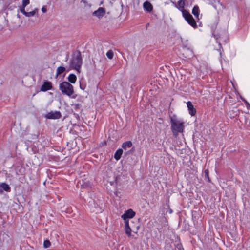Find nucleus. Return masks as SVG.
I'll use <instances>...</instances> for the list:
<instances>
[{"label":"nucleus","mask_w":250,"mask_h":250,"mask_svg":"<svg viewBox=\"0 0 250 250\" xmlns=\"http://www.w3.org/2000/svg\"><path fill=\"white\" fill-rule=\"evenodd\" d=\"M171 129L174 136L176 137L179 133L183 132L184 129V123L181 120L173 116L170 118Z\"/></svg>","instance_id":"1"},{"label":"nucleus","mask_w":250,"mask_h":250,"mask_svg":"<svg viewBox=\"0 0 250 250\" xmlns=\"http://www.w3.org/2000/svg\"><path fill=\"white\" fill-rule=\"evenodd\" d=\"M59 89L62 94L66 95L72 98L75 99L77 95H73L74 93V87L69 82H63L60 83Z\"/></svg>","instance_id":"2"},{"label":"nucleus","mask_w":250,"mask_h":250,"mask_svg":"<svg viewBox=\"0 0 250 250\" xmlns=\"http://www.w3.org/2000/svg\"><path fill=\"white\" fill-rule=\"evenodd\" d=\"M82 64V59L80 53L74 55L71 61L70 66L71 68L75 69L78 72H80V68Z\"/></svg>","instance_id":"3"},{"label":"nucleus","mask_w":250,"mask_h":250,"mask_svg":"<svg viewBox=\"0 0 250 250\" xmlns=\"http://www.w3.org/2000/svg\"><path fill=\"white\" fill-rule=\"evenodd\" d=\"M182 15L189 24L194 28L197 27V24L195 20L188 11H183Z\"/></svg>","instance_id":"4"},{"label":"nucleus","mask_w":250,"mask_h":250,"mask_svg":"<svg viewBox=\"0 0 250 250\" xmlns=\"http://www.w3.org/2000/svg\"><path fill=\"white\" fill-rule=\"evenodd\" d=\"M135 215V212L132 209H129L125 212L121 216V218L125 221V222H126V221H129L128 219L132 218Z\"/></svg>","instance_id":"5"},{"label":"nucleus","mask_w":250,"mask_h":250,"mask_svg":"<svg viewBox=\"0 0 250 250\" xmlns=\"http://www.w3.org/2000/svg\"><path fill=\"white\" fill-rule=\"evenodd\" d=\"M61 116V113L59 111H51L46 115L47 119H58Z\"/></svg>","instance_id":"6"},{"label":"nucleus","mask_w":250,"mask_h":250,"mask_svg":"<svg viewBox=\"0 0 250 250\" xmlns=\"http://www.w3.org/2000/svg\"><path fill=\"white\" fill-rule=\"evenodd\" d=\"M173 4L174 6L176 8L178 9L180 11H181L182 13H183V11H186V10L184 9V7H185V5L184 0H179L178 1L177 4H176L175 2H173Z\"/></svg>","instance_id":"7"},{"label":"nucleus","mask_w":250,"mask_h":250,"mask_svg":"<svg viewBox=\"0 0 250 250\" xmlns=\"http://www.w3.org/2000/svg\"><path fill=\"white\" fill-rule=\"evenodd\" d=\"M52 84L51 83L48 81L44 82L43 84L41 87V91H46L48 90H50L52 88Z\"/></svg>","instance_id":"8"},{"label":"nucleus","mask_w":250,"mask_h":250,"mask_svg":"<svg viewBox=\"0 0 250 250\" xmlns=\"http://www.w3.org/2000/svg\"><path fill=\"white\" fill-rule=\"evenodd\" d=\"M187 105L188 107V109L189 111V113L191 116H194L195 115L196 113V109L194 108L193 105L192 103L190 101H188L187 103Z\"/></svg>","instance_id":"9"},{"label":"nucleus","mask_w":250,"mask_h":250,"mask_svg":"<svg viewBox=\"0 0 250 250\" xmlns=\"http://www.w3.org/2000/svg\"><path fill=\"white\" fill-rule=\"evenodd\" d=\"M125 234L130 237H133L134 236L131 234V229L129 225V221L125 222Z\"/></svg>","instance_id":"10"},{"label":"nucleus","mask_w":250,"mask_h":250,"mask_svg":"<svg viewBox=\"0 0 250 250\" xmlns=\"http://www.w3.org/2000/svg\"><path fill=\"white\" fill-rule=\"evenodd\" d=\"M144 10L148 12H151L153 10L152 4L148 1H145L143 4Z\"/></svg>","instance_id":"11"},{"label":"nucleus","mask_w":250,"mask_h":250,"mask_svg":"<svg viewBox=\"0 0 250 250\" xmlns=\"http://www.w3.org/2000/svg\"><path fill=\"white\" fill-rule=\"evenodd\" d=\"M105 13L104 9L103 8H99L97 11L94 12V14L98 17H103Z\"/></svg>","instance_id":"12"},{"label":"nucleus","mask_w":250,"mask_h":250,"mask_svg":"<svg viewBox=\"0 0 250 250\" xmlns=\"http://www.w3.org/2000/svg\"><path fill=\"white\" fill-rule=\"evenodd\" d=\"M0 189L4 190L5 191H9L10 188L9 186L5 183H2L0 184Z\"/></svg>","instance_id":"13"},{"label":"nucleus","mask_w":250,"mask_h":250,"mask_svg":"<svg viewBox=\"0 0 250 250\" xmlns=\"http://www.w3.org/2000/svg\"><path fill=\"white\" fill-rule=\"evenodd\" d=\"M192 14L197 19H199V8L197 6H194L192 9Z\"/></svg>","instance_id":"14"},{"label":"nucleus","mask_w":250,"mask_h":250,"mask_svg":"<svg viewBox=\"0 0 250 250\" xmlns=\"http://www.w3.org/2000/svg\"><path fill=\"white\" fill-rule=\"evenodd\" d=\"M123 154V150L122 149H118L114 154V158L117 160H119Z\"/></svg>","instance_id":"15"},{"label":"nucleus","mask_w":250,"mask_h":250,"mask_svg":"<svg viewBox=\"0 0 250 250\" xmlns=\"http://www.w3.org/2000/svg\"><path fill=\"white\" fill-rule=\"evenodd\" d=\"M67 79L70 83H75L77 80V77L75 74H71L68 76Z\"/></svg>","instance_id":"16"},{"label":"nucleus","mask_w":250,"mask_h":250,"mask_svg":"<svg viewBox=\"0 0 250 250\" xmlns=\"http://www.w3.org/2000/svg\"><path fill=\"white\" fill-rule=\"evenodd\" d=\"M132 146V143L131 141H126L125 142H124L122 144V148L124 149L125 150H126L127 148H129L131 147Z\"/></svg>","instance_id":"17"},{"label":"nucleus","mask_w":250,"mask_h":250,"mask_svg":"<svg viewBox=\"0 0 250 250\" xmlns=\"http://www.w3.org/2000/svg\"><path fill=\"white\" fill-rule=\"evenodd\" d=\"M65 71V68L62 66L58 67L57 69L56 75L58 76Z\"/></svg>","instance_id":"18"},{"label":"nucleus","mask_w":250,"mask_h":250,"mask_svg":"<svg viewBox=\"0 0 250 250\" xmlns=\"http://www.w3.org/2000/svg\"><path fill=\"white\" fill-rule=\"evenodd\" d=\"M37 11V9H35L34 10L29 12H26L25 16L26 17H32L33 16L35 13Z\"/></svg>","instance_id":"19"},{"label":"nucleus","mask_w":250,"mask_h":250,"mask_svg":"<svg viewBox=\"0 0 250 250\" xmlns=\"http://www.w3.org/2000/svg\"><path fill=\"white\" fill-rule=\"evenodd\" d=\"M106 56L108 57V58H109L110 59H112L113 58V56H114V54H113V51H111V50H109L106 53Z\"/></svg>","instance_id":"20"},{"label":"nucleus","mask_w":250,"mask_h":250,"mask_svg":"<svg viewBox=\"0 0 250 250\" xmlns=\"http://www.w3.org/2000/svg\"><path fill=\"white\" fill-rule=\"evenodd\" d=\"M204 175L206 178L207 179L208 182L210 181V178L209 177V171L208 169H206L204 171Z\"/></svg>","instance_id":"21"},{"label":"nucleus","mask_w":250,"mask_h":250,"mask_svg":"<svg viewBox=\"0 0 250 250\" xmlns=\"http://www.w3.org/2000/svg\"><path fill=\"white\" fill-rule=\"evenodd\" d=\"M44 247L45 248H49L50 246V242L49 240H45L43 243Z\"/></svg>","instance_id":"22"},{"label":"nucleus","mask_w":250,"mask_h":250,"mask_svg":"<svg viewBox=\"0 0 250 250\" xmlns=\"http://www.w3.org/2000/svg\"><path fill=\"white\" fill-rule=\"evenodd\" d=\"M29 4V0H22V6L26 7Z\"/></svg>","instance_id":"23"},{"label":"nucleus","mask_w":250,"mask_h":250,"mask_svg":"<svg viewBox=\"0 0 250 250\" xmlns=\"http://www.w3.org/2000/svg\"><path fill=\"white\" fill-rule=\"evenodd\" d=\"M25 7H23V6H22L20 8V11L25 16L26 13L27 12H26L25 10Z\"/></svg>","instance_id":"24"},{"label":"nucleus","mask_w":250,"mask_h":250,"mask_svg":"<svg viewBox=\"0 0 250 250\" xmlns=\"http://www.w3.org/2000/svg\"><path fill=\"white\" fill-rule=\"evenodd\" d=\"M187 51L189 53L188 57H192L193 56V53L192 50H190L189 49H188Z\"/></svg>","instance_id":"25"},{"label":"nucleus","mask_w":250,"mask_h":250,"mask_svg":"<svg viewBox=\"0 0 250 250\" xmlns=\"http://www.w3.org/2000/svg\"><path fill=\"white\" fill-rule=\"evenodd\" d=\"M243 101H244L245 104H246V105L247 106V107L248 108H250V104L245 100H243Z\"/></svg>","instance_id":"26"},{"label":"nucleus","mask_w":250,"mask_h":250,"mask_svg":"<svg viewBox=\"0 0 250 250\" xmlns=\"http://www.w3.org/2000/svg\"><path fill=\"white\" fill-rule=\"evenodd\" d=\"M42 12L45 13V12H46L47 9H46V8L45 7L43 6L42 8Z\"/></svg>","instance_id":"27"},{"label":"nucleus","mask_w":250,"mask_h":250,"mask_svg":"<svg viewBox=\"0 0 250 250\" xmlns=\"http://www.w3.org/2000/svg\"><path fill=\"white\" fill-rule=\"evenodd\" d=\"M139 226H138V227H137V229H136V230H135V231H133V232L134 233H137V232H138V230L139 229Z\"/></svg>","instance_id":"28"},{"label":"nucleus","mask_w":250,"mask_h":250,"mask_svg":"<svg viewBox=\"0 0 250 250\" xmlns=\"http://www.w3.org/2000/svg\"><path fill=\"white\" fill-rule=\"evenodd\" d=\"M93 211H94V212H96V213H98V212H101V210H97V211H96V210H93Z\"/></svg>","instance_id":"29"},{"label":"nucleus","mask_w":250,"mask_h":250,"mask_svg":"<svg viewBox=\"0 0 250 250\" xmlns=\"http://www.w3.org/2000/svg\"><path fill=\"white\" fill-rule=\"evenodd\" d=\"M80 88L82 89H84V88H83V87L81 86V85H80Z\"/></svg>","instance_id":"30"}]
</instances>
